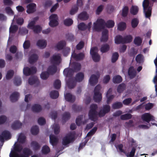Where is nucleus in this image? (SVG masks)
Instances as JSON below:
<instances>
[{"mask_svg": "<svg viewBox=\"0 0 157 157\" xmlns=\"http://www.w3.org/2000/svg\"><path fill=\"white\" fill-rule=\"evenodd\" d=\"M11 137V134L9 131H4L2 132L1 135H0V141H3L4 139H9Z\"/></svg>", "mask_w": 157, "mask_h": 157, "instance_id": "nucleus-14", "label": "nucleus"}, {"mask_svg": "<svg viewBox=\"0 0 157 157\" xmlns=\"http://www.w3.org/2000/svg\"><path fill=\"white\" fill-rule=\"evenodd\" d=\"M126 27V25L125 23L124 22H121L118 24L117 29L120 31H123L125 29Z\"/></svg>", "mask_w": 157, "mask_h": 157, "instance_id": "nucleus-39", "label": "nucleus"}, {"mask_svg": "<svg viewBox=\"0 0 157 157\" xmlns=\"http://www.w3.org/2000/svg\"><path fill=\"white\" fill-rule=\"evenodd\" d=\"M139 22V21L137 18H134L131 21V25L132 28H134L136 27Z\"/></svg>", "mask_w": 157, "mask_h": 157, "instance_id": "nucleus-55", "label": "nucleus"}, {"mask_svg": "<svg viewBox=\"0 0 157 157\" xmlns=\"http://www.w3.org/2000/svg\"><path fill=\"white\" fill-rule=\"evenodd\" d=\"M38 58V56L36 54H33L29 58V62L30 64L33 63L37 61Z\"/></svg>", "mask_w": 157, "mask_h": 157, "instance_id": "nucleus-30", "label": "nucleus"}, {"mask_svg": "<svg viewBox=\"0 0 157 157\" xmlns=\"http://www.w3.org/2000/svg\"><path fill=\"white\" fill-rule=\"evenodd\" d=\"M119 54L117 52H115L113 53L111 59V62L113 63L115 62L118 59L119 57Z\"/></svg>", "mask_w": 157, "mask_h": 157, "instance_id": "nucleus-57", "label": "nucleus"}, {"mask_svg": "<svg viewBox=\"0 0 157 157\" xmlns=\"http://www.w3.org/2000/svg\"><path fill=\"white\" fill-rule=\"evenodd\" d=\"M53 86L55 89H59L61 86L60 81L58 79L56 80L54 82Z\"/></svg>", "mask_w": 157, "mask_h": 157, "instance_id": "nucleus-54", "label": "nucleus"}, {"mask_svg": "<svg viewBox=\"0 0 157 157\" xmlns=\"http://www.w3.org/2000/svg\"><path fill=\"white\" fill-rule=\"evenodd\" d=\"M78 18L82 20L85 21L88 19L89 16L86 12H83L81 13L78 16Z\"/></svg>", "mask_w": 157, "mask_h": 157, "instance_id": "nucleus-33", "label": "nucleus"}, {"mask_svg": "<svg viewBox=\"0 0 157 157\" xmlns=\"http://www.w3.org/2000/svg\"><path fill=\"white\" fill-rule=\"evenodd\" d=\"M21 77L18 76L15 77L14 79L13 83L15 85L17 86H19L21 84Z\"/></svg>", "mask_w": 157, "mask_h": 157, "instance_id": "nucleus-42", "label": "nucleus"}, {"mask_svg": "<svg viewBox=\"0 0 157 157\" xmlns=\"http://www.w3.org/2000/svg\"><path fill=\"white\" fill-rule=\"evenodd\" d=\"M81 68V65L77 62H74L72 63V70L75 72L80 71Z\"/></svg>", "mask_w": 157, "mask_h": 157, "instance_id": "nucleus-28", "label": "nucleus"}, {"mask_svg": "<svg viewBox=\"0 0 157 157\" xmlns=\"http://www.w3.org/2000/svg\"><path fill=\"white\" fill-rule=\"evenodd\" d=\"M98 106L97 104H92L90 106V109L88 113L89 118L92 121H95L98 119V113L97 110Z\"/></svg>", "mask_w": 157, "mask_h": 157, "instance_id": "nucleus-1", "label": "nucleus"}, {"mask_svg": "<svg viewBox=\"0 0 157 157\" xmlns=\"http://www.w3.org/2000/svg\"><path fill=\"white\" fill-rule=\"evenodd\" d=\"M153 2H156L157 0H151ZM152 4L150 3L148 0H144L143 2L144 10H151Z\"/></svg>", "mask_w": 157, "mask_h": 157, "instance_id": "nucleus-11", "label": "nucleus"}, {"mask_svg": "<svg viewBox=\"0 0 157 157\" xmlns=\"http://www.w3.org/2000/svg\"><path fill=\"white\" fill-rule=\"evenodd\" d=\"M143 58V56L141 54L138 55L136 57V60L137 63H140Z\"/></svg>", "mask_w": 157, "mask_h": 157, "instance_id": "nucleus-64", "label": "nucleus"}, {"mask_svg": "<svg viewBox=\"0 0 157 157\" xmlns=\"http://www.w3.org/2000/svg\"><path fill=\"white\" fill-rule=\"evenodd\" d=\"M105 26V22L104 20L98 19L96 22L94 23L93 29L96 31L99 32L104 28Z\"/></svg>", "mask_w": 157, "mask_h": 157, "instance_id": "nucleus-2", "label": "nucleus"}, {"mask_svg": "<svg viewBox=\"0 0 157 157\" xmlns=\"http://www.w3.org/2000/svg\"><path fill=\"white\" fill-rule=\"evenodd\" d=\"M67 84L69 88H73L76 86V81L73 78H70L67 81Z\"/></svg>", "mask_w": 157, "mask_h": 157, "instance_id": "nucleus-16", "label": "nucleus"}, {"mask_svg": "<svg viewBox=\"0 0 157 157\" xmlns=\"http://www.w3.org/2000/svg\"><path fill=\"white\" fill-rule=\"evenodd\" d=\"M14 75V71L12 70L8 71L6 75V78L7 79H9L11 78Z\"/></svg>", "mask_w": 157, "mask_h": 157, "instance_id": "nucleus-59", "label": "nucleus"}, {"mask_svg": "<svg viewBox=\"0 0 157 157\" xmlns=\"http://www.w3.org/2000/svg\"><path fill=\"white\" fill-rule=\"evenodd\" d=\"M96 48V47L92 48L90 50V54L94 61L95 62H98L100 60V57L99 55L95 51Z\"/></svg>", "mask_w": 157, "mask_h": 157, "instance_id": "nucleus-8", "label": "nucleus"}, {"mask_svg": "<svg viewBox=\"0 0 157 157\" xmlns=\"http://www.w3.org/2000/svg\"><path fill=\"white\" fill-rule=\"evenodd\" d=\"M19 96V94L18 92H13L10 96V100L12 102H15L18 100Z\"/></svg>", "mask_w": 157, "mask_h": 157, "instance_id": "nucleus-22", "label": "nucleus"}, {"mask_svg": "<svg viewBox=\"0 0 157 157\" xmlns=\"http://www.w3.org/2000/svg\"><path fill=\"white\" fill-rule=\"evenodd\" d=\"M115 22L112 20H109L105 22V26L109 28H113L114 26Z\"/></svg>", "mask_w": 157, "mask_h": 157, "instance_id": "nucleus-48", "label": "nucleus"}, {"mask_svg": "<svg viewBox=\"0 0 157 157\" xmlns=\"http://www.w3.org/2000/svg\"><path fill=\"white\" fill-rule=\"evenodd\" d=\"M83 118V115L78 116L76 120V123L78 126H80L82 124V120Z\"/></svg>", "mask_w": 157, "mask_h": 157, "instance_id": "nucleus-60", "label": "nucleus"}, {"mask_svg": "<svg viewBox=\"0 0 157 157\" xmlns=\"http://www.w3.org/2000/svg\"><path fill=\"white\" fill-rule=\"evenodd\" d=\"M142 42V39L139 36L136 37L134 40V43L137 45H140Z\"/></svg>", "mask_w": 157, "mask_h": 157, "instance_id": "nucleus-47", "label": "nucleus"}, {"mask_svg": "<svg viewBox=\"0 0 157 157\" xmlns=\"http://www.w3.org/2000/svg\"><path fill=\"white\" fill-rule=\"evenodd\" d=\"M32 152L29 148H24L23 150V153L19 155L15 153V157H29L32 154Z\"/></svg>", "mask_w": 157, "mask_h": 157, "instance_id": "nucleus-7", "label": "nucleus"}, {"mask_svg": "<svg viewBox=\"0 0 157 157\" xmlns=\"http://www.w3.org/2000/svg\"><path fill=\"white\" fill-rule=\"evenodd\" d=\"M23 147L22 146L20 145L19 144H17L15 145L14 148V151H13L12 154L11 153L10 154V157H13L15 156V153H17L16 152H20L22 150Z\"/></svg>", "mask_w": 157, "mask_h": 157, "instance_id": "nucleus-13", "label": "nucleus"}, {"mask_svg": "<svg viewBox=\"0 0 157 157\" xmlns=\"http://www.w3.org/2000/svg\"><path fill=\"white\" fill-rule=\"evenodd\" d=\"M50 95L51 98L56 99L58 98L59 94L58 91L54 90L50 92Z\"/></svg>", "mask_w": 157, "mask_h": 157, "instance_id": "nucleus-45", "label": "nucleus"}, {"mask_svg": "<svg viewBox=\"0 0 157 157\" xmlns=\"http://www.w3.org/2000/svg\"><path fill=\"white\" fill-rule=\"evenodd\" d=\"M25 138L26 137L24 134H20L18 138L19 143L21 144L24 143L25 142Z\"/></svg>", "mask_w": 157, "mask_h": 157, "instance_id": "nucleus-58", "label": "nucleus"}, {"mask_svg": "<svg viewBox=\"0 0 157 157\" xmlns=\"http://www.w3.org/2000/svg\"><path fill=\"white\" fill-rule=\"evenodd\" d=\"M126 85L124 83L120 84L117 87V90L118 93H121L125 89Z\"/></svg>", "mask_w": 157, "mask_h": 157, "instance_id": "nucleus-46", "label": "nucleus"}, {"mask_svg": "<svg viewBox=\"0 0 157 157\" xmlns=\"http://www.w3.org/2000/svg\"><path fill=\"white\" fill-rule=\"evenodd\" d=\"M30 46V43L29 40H25L23 43V47L25 49H29Z\"/></svg>", "mask_w": 157, "mask_h": 157, "instance_id": "nucleus-62", "label": "nucleus"}, {"mask_svg": "<svg viewBox=\"0 0 157 157\" xmlns=\"http://www.w3.org/2000/svg\"><path fill=\"white\" fill-rule=\"evenodd\" d=\"M18 27L16 25H11L9 29L10 33H14L18 30Z\"/></svg>", "mask_w": 157, "mask_h": 157, "instance_id": "nucleus-56", "label": "nucleus"}, {"mask_svg": "<svg viewBox=\"0 0 157 157\" xmlns=\"http://www.w3.org/2000/svg\"><path fill=\"white\" fill-rule=\"evenodd\" d=\"M84 76V74L83 73L79 72L76 75L75 80L76 82H80L83 79Z\"/></svg>", "mask_w": 157, "mask_h": 157, "instance_id": "nucleus-31", "label": "nucleus"}, {"mask_svg": "<svg viewBox=\"0 0 157 157\" xmlns=\"http://www.w3.org/2000/svg\"><path fill=\"white\" fill-rule=\"evenodd\" d=\"M91 22H89L87 25H86L84 23L82 22L78 25V28L79 30L82 31H84L86 29L90 30L91 28Z\"/></svg>", "mask_w": 157, "mask_h": 157, "instance_id": "nucleus-9", "label": "nucleus"}, {"mask_svg": "<svg viewBox=\"0 0 157 157\" xmlns=\"http://www.w3.org/2000/svg\"><path fill=\"white\" fill-rule=\"evenodd\" d=\"M132 117V115L130 113H126L121 115L120 118L122 120H126L130 119Z\"/></svg>", "mask_w": 157, "mask_h": 157, "instance_id": "nucleus-52", "label": "nucleus"}, {"mask_svg": "<svg viewBox=\"0 0 157 157\" xmlns=\"http://www.w3.org/2000/svg\"><path fill=\"white\" fill-rule=\"evenodd\" d=\"M41 151L43 154L46 155L50 152V149L48 146L44 145L42 147Z\"/></svg>", "mask_w": 157, "mask_h": 157, "instance_id": "nucleus-51", "label": "nucleus"}, {"mask_svg": "<svg viewBox=\"0 0 157 157\" xmlns=\"http://www.w3.org/2000/svg\"><path fill=\"white\" fill-rule=\"evenodd\" d=\"M128 73L130 78L131 79L134 78L136 74V72L133 67H131L129 68Z\"/></svg>", "mask_w": 157, "mask_h": 157, "instance_id": "nucleus-23", "label": "nucleus"}, {"mask_svg": "<svg viewBox=\"0 0 157 157\" xmlns=\"http://www.w3.org/2000/svg\"><path fill=\"white\" fill-rule=\"evenodd\" d=\"M31 29L33 30L35 33L38 34L41 32L42 28L40 25H35L33 28H32Z\"/></svg>", "mask_w": 157, "mask_h": 157, "instance_id": "nucleus-38", "label": "nucleus"}, {"mask_svg": "<svg viewBox=\"0 0 157 157\" xmlns=\"http://www.w3.org/2000/svg\"><path fill=\"white\" fill-rule=\"evenodd\" d=\"M54 133L55 134H58L60 131V126L58 124H56L54 127Z\"/></svg>", "mask_w": 157, "mask_h": 157, "instance_id": "nucleus-63", "label": "nucleus"}, {"mask_svg": "<svg viewBox=\"0 0 157 157\" xmlns=\"http://www.w3.org/2000/svg\"><path fill=\"white\" fill-rule=\"evenodd\" d=\"M31 147L33 148V149L34 151L38 150L40 149V144L36 141H33L31 142Z\"/></svg>", "mask_w": 157, "mask_h": 157, "instance_id": "nucleus-34", "label": "nucleus"}, {"mask_svg": "<svg viewBox=\"0 0 157 157\" xmlns=\"http://www.w3.org/2000/svg\"><path fill=\"white\" fill-rule=\"evenodd\" d=\"M58 141V139L54 135L50 136V141L53 146L56 145Z\"/></svg>", "mask_w": 157, "mask_h": 157, "instance_id": "nucleus-29", "label": "nucleus"}, {"mask_svg": "<svg viewBox=\"0 0 157 157\" xmlns=\"http://www.w3.org/2000/svg\"><path fill=\"white\" fill-rule=\"evenodd\" d=\"M71 51V49L68 47H66L64 48L62 51V53L63 55L65 56H67L70 53Z\"/></svg>", "mask_w": 157, "mask_h": 157, "instance_id": "nucleus-61", "label": "nucleus"}, {"mask_svg": "<svg viewBox=\"0 0 157 157\" xmlns=\"http://www.w3.org/2000/svg\"><path fill=\"white\" fill-rule=\"evenodd\" d=\"M47 42L44 40H38L36 43V45L40 48L43 49L47 45Z\"/></svg>", "mask_w": 157, "mask_h": 157, "instance_id": "nucleus-24", "label": "nucleus"}, {"mask_svg": "<svg viewBox=\"0 0 157 157\" xmlns=\"http://www.w3.org/2000/svg\"><path fill=\"white\" fill-rule=\"evenodd\" d=\"M98 82V78L95 75H91L89 79V82L91 86L95 85Z\"/></svg>", "mask_w": 157, "mask_h": 157, "instance_id": "nucleus-19", "label": "nucleus"}, {"mask_svg": "<svg viewBox=\"0 0 157 157\" xmlns=\"http://www.w3.org/2000/svg\"><path fill=\"white\" fill-rule=\"evenodd\" d=\"M49 19L50 21L49 24L51 27H54L58 25V17L57 15L56 14L51 15L49 17Z\"/></svg>", "mask_w": 157, "mask_h": 157, "instance_id": "nucleus-4", "label": "nucleus"}, {"mask_svg": "<svg viewBox=\"0 0 157 157\" xmlns=\"http://www.w3.org/2000/svg\"><path fill=\"white\" fill-rule=\"evenodd\" d=\"M70 117V113L68 112H66L63 115L62 120L63 122H65L69 120Z\"/></svg>", "mask_w": 157, "mask_h": 157, "instance_id": "nucleus-41", "label": "nucleus"}, {"mask_svg": "<svg viewBox=\"0 0 157 157\" xmlns=\"http://www.w3.org/2000/svg\"><path fill=\"white\" fill-rule=\"evenodd\" d=\"M71 57L76 60H80L83 59L84 58V55L82 53L78 54L73 52L71 55Z\"/></svg>", "mask_w": 157, "mask_h": 157, "instance_id": "nucleus-17", "label": "nucleus"}, {"mask_svg": "<svg viewBox=\"0 0 157 157\" xmlns=\"http://www.w3.org/2000/svg\"><path fill=\"white\" fill-rule=\"evenodd\" d=\"M28 82L30 85H33L35 84L39 85L40 82L38 78L35 76H31L29 79Z\"/></svg>", "mask_w": 157, "mask_h": 157, "instance_id": "nucleus-18", "label": "nucleus"}, {"mask_svg": "<svg viewBox=\"0 0 157 157\" xmlns=\"http://www.w3.org/2000/svg\"><path fill=\"white\" fill-rule=\"evenodd\" d=\"M57 71V67L55 65H52L49 66L47 69L48 72L51 75H53L56 73Z\"/></svg>", "mask_w": 157, "mask_h": 157, "instance_id": "nucleus-20", "label": "nucleus"}, {"mask_svg": "<svg viewBox=\"0 0 157 157\" xmlns=\"http://www.w3.org/2000/svg\"><path fill=\"white\" fill-rule=\"evenodd\" d=\"M63 24L66 26H71L73 23V20L71 18H67L63 21Z\"/></svg>", "mask_w": 157, "mask_h": 157, "instance_id": "nucleus-44", "label": "nucleus"}, {"mask_svg": "<svg viewBox=\"0 0 157 157\" xmlns=\"http://www.w3.org/2000/svg\"><path fill=\"white\" fill-rule=\"evenodd\" d=\"M111 108L110 106L108 105H103L102 109L98 113V115L99 117H104L105 115L109 113L110 111Z\"/></svg>", "mask_w": 157, "mask_h": 157, "instance_id": "nucleus-5", "label": "nucleus"}, {"mask_svg": "<svg viewBox=\"0 0 157 157\" xmlns=\"http://www.w3.org/2000/svg\"><path fill=\"white\" fill-rule=\"evenodd\" d=\"M122 78L121 76L117 75L114 76L113 79V81L115 83H119L122 81Z\"/></svg>", "mask_w": 157, "mask_h": 157, "instance_id": "nucleus-40", "label": "nucleus"}, {"mask_svg": "<svg viewBox=\"0 0 157 157\" xmlns=\"http://www.w3.org/2000/svg\"><path fill=\"white\" fill-rule=\"evenodd\" d=\"M101 89V86L100 85H98L94 88L93 99L96 102H100L102 100V95L100 92Z\"/></svg>", "mask_w": 157, "mask_h": 157, "instance_id": "nucleus-3", "label": "nucleus"}, {"mask_svg": "<svg viewBox=\"0 0 157 157\" xmlns=\"http://www.w3.org/2000/svg\"><path fill=\"white\" fill-rule=\"evenodd\" d=\"M74 139V138L69 135L63 138V139L62 144L64 145H66L69 144Z\"/></svg>", "mask_w": 157, "mask_h": 157, "instance_id": "nucleus-25", "label": "nucleus"}, {"mask_svg": "<svg viewBox=\"0 0 157 157\" xmlns=\"http://www.w3.org/2000/svg\"><path fill=\"white\" fill-rule=\"evenodd\" d=\"M108 31L107 30H104L102 33V36L100 38V41L101 42H106L108 40Z\"/></svg>", "mask_w": 157, "mask_h": 157, "instance_id": "nucleus-15", "label": "nucleus"}, {"mask_svg": "<svg viewBox=\"0 0 157 157\" xmlns=\"http://www.w3.org/2000/svg\"><path fill=\"white\" fill-rule=\"evenodd\" d=\"M123 105L121 102H117L113 103L112 107L113 109H119L122 107Z\"/></svg>", "mask_w": 157, "mask_h": 157, "instance_id": "nucleus-49", "label": "nucleus"}, {"mask_svg": "<svg viewBox=\"0 0 157 157\" xmlns=\"http://www.w3.org/2000/svg\"><path fill=\"white\" fill-rule=\"evenodd\" d=\"M153 117L149 113H145L141 116V119L144 121L148 123L152 119Z\"/></svg>", "mask_w": 157, "mask_h": 157, "instance_id": "nucleus-12", "label": "nucleus"}, {"mask_svg": "<svg viewBox=\"0 0 157 157\" xmlns=\"http://www.w3.org/2000/svg\"><path fill=\"white\" fill-rule=\"evenodd\" d=\"M36 68L34 67H31L30 68L26 67L23 70L24 74L27 76L34 74L36 73Z\"/></svg>", "mask_w": 157, "mask_h": 157, "instance_id": "nucleus-6", "label": "nucleus"}, {"mask_svg": "<svg viewBox=\"0 0 157 157\" xmlns=\"http://www.w3.org/2000/svg\"><path fill=\"white\" fill-rule=\"evenodd\" d=\"M32 111L34 112L38 113L42 110L41 106L39 104H34L32 108Z\"/></svg>", "mask_w": 157, "mask_h": 157, "instance_id": "nucleus-36", "label": "nucleus"}, {"mask_svg": "<svg viewBox=\"0 0 157 157\" xmlns=\"http://www.w3.org/2000/svg\"><path fill=\"white\" fill-rule=\"evenodd\" d=\"M132 37L131 35H126L124 37V44L130 43L132 41Z\"/></svg>", "mask_w": 157, "mask_h": 157, "instance_id": "nucleus-50", "label": "nucleus"}, {"mask_svg": "<svg viewBox=\"0 0 157 157\" xmlns=\"http://www.w3.org/2000/svg\"><path fill=\"white\" fill-rule=\"evenodd\" d=\"M66 42L65 40H61L57 44L56 47L58 50H60L64 49V48L66 46Z\"/></svg>", "mask_w": 157, "mask_h": 157, "instance_id": "nucleus-26", "label": "nucleus"}, {"mask_svg": "<svg viewBox=\"0 0 157 157\" xmlns=\"http://www.w3.org/2000/svg\"><path fill=\"white\" fill-rule=\"evenodd\" d=\"M22 124L18 121H15L11 125L12 128L14 130L18 129L21 128Z\"/></svg>", "mask_w": 157, "mask_h": 157, "instance_id": "nucleus-32", "label": "nucleus"}, {"mask_svg": "<svg viewBox=\"0 0 157 157\" xmlns=\"http://www.w3.org/2000/svg\"><path fill=\"white\" fill-rule=\"evenodd\" d=\"M75 72L72 69L66 68L63 71V74L67 76H71L73 73Z\"/></svg>", "mask_w": 157, "mask_h": 157, "instance_id": "nucleus-37", "label": "nucleus"}, {"mask_svg": "<svg viewBox=\"0 0 157 157\" xmlns=\"http://www.w3.org/2000/svg\"><path fill=\"white\" fill-rule=\"evenodd\" d=\"M115 43L117 44H124V38L120 35H117L115 39Z\"/></svg>", "mask_w": 157, "mask_h": 157, "instance_id": "nucleus-27", "label": "nucleus"}, {"mask_svg": "<svg viewBox=\"0 0 157 157\" xmlns=\"http://www.w3.org/2000/svg\"><path fill=\"white\" fill-rule=\"evenodd\" d=\"M65 97L67 101L71 102H74L75 100V96L69 93H67L65 96Z\"/></svg>", "mask_w": 157, "mask_h": 157, "instance_id": "nucleus-21", "label": "nucleus"}, {"mask_svg": "<svg viewBox=\"0 0 157 157\" xmlns=\"http://www.w3.org/2000/svg\"><path fill=\"white\" fill-rule=\"evenodd\" d=\"M110 49V46L108 44H105L101 45L100 48V51L102 53H105L108 52Z\"/></svg>", "mask_w": 157, "mask_h": 157, "instance_id": "nucleus-35", "label": "nucleus"}, {"mask_svg": "<svg viewBox=\"0 0 157 157\" xmlns=\"http://www.w3.org/2000/svg\"><path fill=\"white\" fill-rule=\"evenodd\" d=\"M49 74L48 71H43L40 74V78L43 80H46L49 77Z\"/></svg>", "mask_w": 157, "mask_h": 157, "instance_id": "nucleus-53", "label": "nucleus"}, {"mask_svg": "<svg viewBox=\"0 0 157 157\" xmlns=\"http://www.w3.org/2000/svg\"><path fill=\"white\" fill-rule=\"evenodd\" d=\"M31 132L33 135H36L39 132L38 127L37 125L33 126L31 128Z\"/></svg>", "mask_w": 157, "mask_h": 157, "instance_id": "nucleus-43", "label": "nucleus"}, {"mask_svg": "<svg viewBox=\"0 0 157 157\" xmlns=\"http://www.w3.org/2000/svg\"><path fill=\"white\" fill-rule=\"evenodd\" d=\"M61 56L59 54L57 55H54L51 59V61L52 63L56 65H58L60 63Z\"/></svg>", "mask_w": 157, "mask_h": 157, "instance_id": "nucleus-10", "label": "nucleus"}]
</instances>
